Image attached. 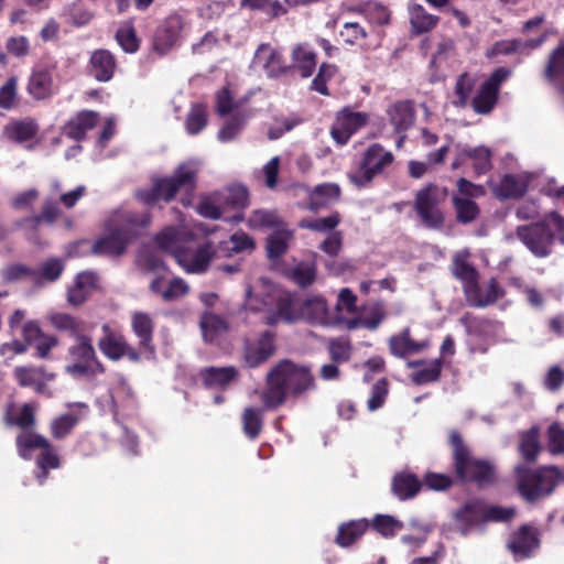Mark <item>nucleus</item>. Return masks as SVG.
<instances>
[{"instance_id":"obj_1","label":"nucleus","mask_w":564,"mask_h":564,"mask_svg":"<svg viewBox=\"0 0 564 564\" xmlns=\"http://www.w3.org/2000/svg\"><path fill=\"white\" fill-rule=\"evenodd\" d=\"M315 388V378L308 366L282 359L268 371L261 401L267 409L274 410L283 405L288 398H301Z\"/></svg>"},{"instance_id":"obj_2","label":"nucleus","mask_w":564,"mask_h":564,"mask_svg":"<svg viewBox=\"0 0 564 564\" xmlns=\"http://www.w3.org/2000/svg\"><path fill=\"white\" fill-rule=\"evenodd\" d=\"M151 224L149 212L119 209L105 221V235L95 240L91 254L120 257Z\"/></svg>"},{"instance_id":"obj_3","label":"nucleus","mask_w":564,"mask_h":564,"mask_svg":"<svg viewBox=\"0 0 564 564\" xmlns=\"http://www.w3.org/2000/svg\"><path fill=\"white\" fill-rule=\"evenodd\" d=\"M448 444L452 447V468L457 484L475 485L478 489L497 484L496 464L490 459L475 456L458 431L449 432Z\"/></svg>"},{"instance_id":"obj_4","label":"nucleus","mask_w":564,"mask_h":564,"mask_svg":"<svg viewBox=\"0 0 564 564\" xmlns=\"http://www.w3.org/2000/svg\"><path fill=\"white\" fill-rule=\"evenodd\" d=\"M197 186V170L187 163L180 164L170 176L155 177L150 188L137 192V198L147 206L160 200L171 203L180 192L193 195Z\"/></svg>"},{"instance_id":"obj_5","label":"nucleus","mask_w":564,"mask_h":564,"mask_svg":"<svg viewBox=\"0 0 564 564\" xmlns=\"http://www.w3.org/2000/svg\"><path fill=\"white\" fill-rule=\"evenodd\" d=\"M516 480L520 496L533 503L550 497L564 482V470L553 465L535 469L520 465L516 467Z\"/></svg>"},{"instance_id":"obj_6","label":"nucleus","mask_w":564,"mask_h":564,"mask_svg":"<svg viewBox=\"0 0 564 564\" xmlns=\"http://www.w3.org/2000/svg\"><path fill=\"white\" fill-rule=\"evenodd\" d=\"M15 446L19 456L25 460L32 458L33 449H40L35 458V465L39 469L36 478L40 485L46 481L50 470L61 467V457L56 447L41 434L20 433L15 438Z\"/></svg>"},{"instance_id":"obj_7","label":"nucleus","mask_w":564,"mask_h":564,"mask_svg":"<svg viewBox=\"0 0 564 564\" xmlns=\"http://www.w3.org/2000/svg\"><path fill=\"white\" fill-rule=\"evenodd\" d=\"M447 195L446 188L430 183L415 194L413 207L422 225L429 229L441 230L445 225L443 205Z\"/></svg>"},{"instance_id":"obj_8","label":"nucleus","mask_w":564,"mask_h":564,"mask_svg":"<svg viewBox=\"0 0 564 564\" xmlns=\"http://www.w3.org/2000/svg\"><path fill=\"white\" fill-rule=\"evenodd\" d=\"M393 162L394 155L391 151L380 143H372L361 153L358 169L349 173L348 178L357 188H366Z\"/></svg>"},{"instance_id":"obj_9","label":"nucleus","mask_w":564,"mask_h":564,"mask_svg":"<svg viewBox=\"0 0 564 564\" xmlns=\"http://www.w3.org/2000/svg\"><path fill=\"white\" fill-rule=\"evenodd\" d=\"M69 364L66 372L77 378H94L106 372L105 365L99 360L91 336L83 337L67 349Z\"/></svg>"},{"instance_id":"obj_10","label":"nucleus","mask_w":564,"mask_h":564,"mask_svg":"<svg viewBox=\"0 0 564 564\" xmlns=\"http://www.w3.org/2000/svg\"><path fill=\"white\" fill-rule=\"evenodd\" d=\"M248 305L251 311L275 308V312L267 317L265 324L274 325L279 318L293 322L300 318V303L292 295L281 290H271L262 295L250 296Z\"/></svg>"},{"instance_id":"obj_11","label":"nucleus","mask_w":564,"mask_h":564,"mask_svg":"<svg viewBox=\"0 0 564 564\" xmlns=\"http://www.w3.org/2000/svg\"><path fill=\"white\" fill-rule=\"evenodd\" d=\"M102 336L98 339V348L101 354L111 361H119L127 357L132 362L141 360V352L131 346L124 335L110 327L109 324L101 326Z\"/></svg>"},{"instance_id":"obj_12","label":"nucleus","mask_w":564,"mask_h":564,"mask_svg":"<svg viewBox=\"0 0 564 564\" xmlns=\"http://www.w3.org/2000/svg\"><path fill=\"white\" fill-rule=\"evenodd\" d=\"M517 237L538 258H545L552 252L554 232L546 220L519 226Z\"/></svg>"},{"instance_id":"obj_13","label":"nucleus","mask_w":564,"mask_h":564,"mask_svg":"<svg viewBox=\"0 0 564 564\" xmlns=\"http://www.w3.org/2000/svg\"><path fill=\"white\" fill-rule=\"evenodd\" d=\"M276 335L263 330L254 339H246L242 347V358L247 367L258 368L271 359L276 351Z\"/></svg>"},{"instance_id":"obj_14","label":"nucleus","mask_w":564,"mask_h":564,"mask_svg":"<svg viewBox=\"0 0 564 564\" xmlns=\"http://www.w3.org/2000/svg\"><path fill=\"white\" fill-rule=\"evenodd\" d=\"M368 119L367 113L345 107L336 113L330 135L338 145H345L352 134L367 124Z\"/></svg>"},{"instance_id":"obj_15","label":"nucleus","mask_w":564,"mask_h":564,"mask_svg":"<svg viewBox=\"0 0 564 564\" xmlns=\"http://www.w3.org/2000/svg\"><path fill=\"white\" fill-rule=\"evenodd\" d=\"M215 254L216 249L214 243L212 241H205L195 250L185 248L176 250L175 259L187 273L202 274L208 270Z\"/></svg>"},{"instance_id":"obj_16","label":"nucleus","mask_w":564,"mask_h":564,"mask_svg":"<svg viewBox=\"0 0 564 564\" xmlns=\"http://www.w3.org/2000/svg\"><path fill=\"white\" fill-rule=\"evenodd\" d=\"M431 347V340L424 338L415 340L412 337L410 327L402 328L399 333L393 334L388 339V348L392 356L397 358H406L412 355L421 354Z\"/></svg>"},{"instance_id":"obj_17","label":"nucleus","mask_w":564,"mask_h":564,"mask_svg":"<svg viewBox=\"0 0 564 564\" xmlns=\"http://www.w3.org/2000/svg\"><path fill=\"white\" fill-rule=\"evenodd\" d=\"M183 26V18L180 14L173 13L165 18L155 30L153 36L154 51L160 54L167 53L177 43Z\"/></svg>"},{"instance_id":"obj_18","label":"nucleus","mask_w":564,"mask_h":564,"mask_svg":"<svg viewBox=\"0 0 564 564\" xmlns=\"http://www.w3.org/2000/svg\"><path fill=\"white\" fill-rule=\"evenodd\" d=\"M540 545L539 532L530 524H522L512 533L507 547L516 560H524L531 556Z\"/></svg>"},{"instance_id":"obj_19","label":"nucleus","mask_w":564,"mask_h":564,"mask_svg":"<svg viewBox=\"0 0 564 564\" xmlns=\"http://www.w3.org/2000/svg\"><path fill=\"white\" fill-rule=\"evenodd\" d=\"M117 69L116 56L106 48L91 52L86 66L87 75L99 83H108L113 78Z\"/></svg>"},{"instance_id":"obj_20","label":"nucleus","mask_w":564,"mask_h":564,"mask_svg":"<svg viewBox=\"0 0 564 564\" xmlns=\"http://www.w3.org/2000/svg\"><path fill=\"white\" fill-rule=\"evenodd\" d=\"M451 272L453 276L462 282L465 297L467 299L477 291L479 283V273L477 269L468 261V254L456 252L452 260Z\"/></svg>"},{"instance_id":"obj_21","label":"nucleus","mask_w":564,"mask_h":564,"mask_svg":"<svg viewBox=\"0 0 564 564\" xmlns=\"http://www.w3.org/2000/svg\"><path fill=\"white\" fill-rule=\"evenodd\" d=\"M254 61L262 64L267 76L270 78L278 79L291 72V66L285 64L283 55L267 43L258 46Z\"/></svg>"},{"instance_id":"obj_22","label":"nucleus","mask_w":564,"mask_h":564,"mask_svg":"<svg viewBox=\"0 0 564 564\" xmlns=\"http://www.w3.org/2000/svg\"><path fill=\"white\" fill-rule=\"evenodd\" d=\"M98 276L95 272H79L74 283L68 286L66 297L69 305L78 307L97 290Z\"/></svg>"},{"instance_id":"obj_23","label":"nucleus","mask_w":564,"mask_h":564,"mask_svg":"<svg viewBox=\"0 0 564 564\" xmlns=\"http://www.w3.org/2000/svg\"><path fill=\"white\" fill-rule=\"evenodd\" d=\"M13 378L22 388H33L36 393H43L46 383L54 379V375L47 373L44 367L18 366L13 370Z\"/></svg>"},{"instance_id":"obj_24","label":"nucleus","mask_w":564,"mask_h":564,"mask_svg":"<svg viewBox=\"0 0 564 564\" xmlns=\"http://www.w3.org/2000/svg\"><path fill=\"white\" fill-rule=\"evenodd\" d=\"M199 377L205 388L226 390L231 383L238 380L239 371L234 366L206 367L200 369Z\"/></svg>"},{"instance_id":"obj_25","label":"nucleus","mask_w":564,"mask_h":564,"mask_svg":"<svg viewBox=\"0 0 564 564\" xmlns=\"http://www.w3.org/2000/svg\"><path fill=\"white\" fill-rule=\"evenodd\" d=\"M99 121V113L94 110H82L64 126V134L74 141H83L89 130Z\"/></svg>"},{"instance_id":"obj_26","label":"nucleus","mask_w":564,"mask_h":564,"mask_svg":"<svg viewBox=\"0 0 564 564\" xmlns=\"http://www.w3.org/2000/svg\"><path fill=\"white\" fill-rule=\"evenodd\" d=\"M51 325L61 333H66L75 341L89 336L84 319L68 313L56 312L50 315Z\"/></svg>"},{"instance_id":"obj_27","label":"nucleus","mask_w":564,"mask_h":564,"mask_svg":"<svg viewBox=\"0 0 564 564\" xmlns=\"http://www.w3.org/2000/svg\"><path fill=\"white\" fill-rule=\"evenodd\" d=\"M291 70L297 72L302 78H308L314 74L317 54L307 43L295 45L291 53Z\"/></svg>"},{"instance_id":"obj_28","label":"nucleus","mask_w":564,"mask_h":564,"mask_svg":"<svg viewBox=\"0 0 564 564\" xmlns=\"http://www.w3.org/2000/svg\"><path fill=\"white\" fill-rule=\"evenodd\" d=\"M370 528V522L362 518L349 520L338 525L334 542L340 547H350L356 544Z\"/></svg>"},{"instance_id":"obj_29","label":"nucleus","mask_w":564,"mask_h":564,"mask_svg":"<svg viewBox=\"0 0 564 564\" xmlns=\"http://www.w3.org/2000/svg\"><path fill=\"white\" fill-rule=\"evenodd\" d=\"M131 327L139 338V348L151 355L155 354L153 344L154 323L148 313L135 312L132 315Z\"/></svg>"},{"instance_id":"obj_30","label":"nucleus","mask_w":564,"mask_h":564,"mask_svg":"<svg viewBox=\"0 0 564 564\" xmlns=\"http://www.w3.org/2000/svg\"><path fill=\"white\" fill-rule=\"evenodd\" d=\"M221 203L225 210L232 209L236 212L231 217L226 219L234 224H239L243 220V209L249 205V192L242 185L230 186Z\"/></svg>"},{"instance_id":"obj_31","label":"nucleus","mask_w":564,"mask_h":564,"mask_svg":"<svg viewBox=\"0 0 564 564\" xmlns=\"http://www.w3.org/2000/svg\"><path fill=\"white\" fill-rule=\"evenodd\" d=\"M39 123L34 118L17 119L4 126L6 138L15 143L30 141L39 133Z\"/></svg>"},{"instance_id":"obj_32","label":"nucleus","mask_w":564,"mask_h":564,"mask_svg":"<svg viewBox=\"0 0 564 564\" xmlns=\"http://www.w3.org/2000/svg\"><path fill=\"white\" fill-rule=\"evenodd\" d=\"M199 327L204 340L214 343L229 330V323L223 315L205 311L200 315Z\"/></svg>"},{"instance_id":"obj_33","label":"nucleus","mask_w":564,"mask_h":564,"mask_svg":"<svg viewBox=\"0 0 564 564\" xmlns=\"http://www.w3.org/2000/svg\"><path fill=\"white\" fill-rule=\"evenodd\" d=\"M300 318H303L310 323H327L328 310L326 300L319 295L303 300L300 303Z\"/></svg>"},{"instance_id":"obj_34","label":"nucleus","mask_w":564,"mask_h":564,"mask_svg":"<svg viewBox=\"0 0 564 564\" xmlns=\"http://www.w3.org/2000/svg\"><path fill=\"white\" fill-rule=\"evenodd\" d=\"M253 116L251 109H238L230 115L218 131V140L221 142L232 141L245 128L247 121Z\"/></svg>"},{"instance_id":"obj_35","label":"nucleus","mask_w":564,"mask_h":564,"mask_svg":"<svg viewBox=\"0 0 564 564\" xmlns=\"http://www.w3.org/2000/svg\"><path fill=\"white\" fill-rule=\"evenodd\" d=\"M61 216L58 203L52 198L45 199L39 215L25 217L18 223V226L36 230L41 224L53 225Z\"/></svg>"},{"instance_id":"obj_36","label":"nucleus","mask_w":564,"mask_h":564,"mask_svg":"<svg viewBox=\"0 0 564 564\" xmlns=\"http://www.w3.org/2000/svg\"><path fill=\"white\" fill-rule=\"evenodd\" d=\"M422 488V480L411 473H398L392 478V491L400 500L415 497Z\"/></svg>"},{"instance_id":"obj_37","label":"nucleus","mask_w":564,"mask_h":564,"mask_svg":"<svg viewBox=\"0 0 564 564\" xmlns=\"http://www.w3.org/2000/svg\"><path fill=\"white\" fill-rule=\"evenodd\" d=\"M388 113L390 117V122L398 133L408 130L413 124L415 118L413 105L409 100L393 104Z\"/></svg>"},{"instance_id":"obj_38","label":"nucleus","mask_w":564,"mask_h":564,"mask_svg":"<svg viewBox=\"0 0 564 564\" xmlns=\"http://www.w3.org/2000/svg\"><path fill=\"white\" fill-rule=\"evenodd\" d=\"M410 23L413 32L422 34L432 31L440 22V17L434 15L419 3L409 6Z\"/></svg>"},{"instance_id":"obj_39","label":"nucleus","mask_w":564,"mask_h":564,"mask_svg":"<svg viewBox=\"0 0 564 564\" xmlns=\"http://www.w3.org/2000/svg\"><path fill=\"white\" fill-rule=\"evenodd\" d=\"M294 234L285 228H278L268 238L265 243L267 256L270 260H278L284 256L293 240Z\"/></svg>"},{"instance_id":"obj_40","label":"nucleus","mask_w":564,"mask_h":564,"mask_svg":"<svg viewBox=\"0 0 564 564\" xmlns=\"http://www.w3.org/2000/svg\"><path fill=\"white\" fill-rule=\"evenodd\" d=\"M455 520L462 525L463 533H466L469 528L484 522V502H466L455 512Z\"/></svg>"},{"instance_id":"obj_41","label":"nucleus","mask_w":564,"mask_h":564,"mask_svg":"<svg viewBox=\"0 0 564 564\" xmlns=\"http://www.w3.org/2000/svg\"><path fill=\"white\" fill-rule=\"evenodd\" d=\"M528 191L527 182L513 174H505L499 185L494 189L497 197L502 199H517L524 196Z\"/></svg>"},{"instance_id":"obj_42","label":"nucleus","mask_w":564,"mask_h":564,"mask_svg":"<svg viewBox=\"0 0 564 564\" xmlns=\"http://www.w3.org/2000/svg\"><path fill=\"white\" fill-rule=\"evenodd\" d=\"M53 79L47 69H36L28 83V93L35 99H44L52 94Z\"/></svg>"},{"instance_id":"obj_43","label":"nucleus","mask_w":564,"mask_h":564,"mask_svg":"<svg viewBox=\"0 0 564 564\" xmlns=\"http://www.w3.org/2000/svg\"><path fill=\"white\" fill-rule=\"evenodd\" d=\"M452 203L455 209L456 221L458 224L468 225L479 217V206L473 199L455 194L452 197Z\"/></svg>"},{"instance_id":"obj_44","label":"nucleus","mask_w":564,"mask_h":564,"mask_svg":"<svg viewBox=\"0 0 564 564\" xmlns=\"http://www.w3.org/2000/svg\"><path fill=\"white\" fill-rule=\"evenodd\" d=\"M240 8L250 11H260L270 20L278 19L288 13V8L279 0H241Z\"/></svg>"},{"instance_id":"obj_45","label":"nucleus","mask_w":564,"mask_h":564,"mask_svg":"<svg viewBox=\"0 0 564 564\" xmlns=\"http://www.w3.org/2000/svg\"><path fill=\"white\" fill-rule=\"evenodd\" d=\"M498 98L499 93L482 83L477 94L471 99L470 106L476 113L488 115L497 105Z\"/></svg>"},{"instance_id":"obj_46","label":"nucleus","mask_w":564,"mask_h":564,"mask_svg":"<svg viewBox=\"0 0 564 564\" xmlns=\"http://www.w3.org/2000/svg\"><path fill=\"white\" fill-rule=\"evenodd\" d=\"M341 221L339 212H334L330 215L322 218H303L299 221V227L308 229L315 232L332 234Z\"/></svg>"},{"instance_id":"obj_47","label":"nucleus","mask_w":564,"mask_h":564,"mask_svg":"<svg viewBox=\"0 0 564 564\" xmlns=\"http://www.w3.org/2000/svg\"><path fill=\"white\" fill-rule=\"evenodd\" d=\"M463 155L473 162V169L477 176L486 174L492 167L491 151L486 147L465 148Z\"/></svg>"},{"instance_id":"obj_48","label":"nucleus","mask_w":564,"mask_h":564,"mask_svg":"<svg viewBox=\"0 0 564 564\" xmlns=\"http://www.w3.org/2000/svg\"><path fill=\"white\" fill-rule=\"evenodd\" d=\"M247 100V98L235 100L229 88L223 87L215 96L216 112L218 116L225 117L238 111V109H246L245 104Z\"/></svg>"},{"instance_id":"obj_49","label":"nucleus","mask_w":564,"mask_h":564,"mask_svg":"<svg viewBox=\"0 0 564 564\" xmlns=\"http://www.w3.org/2000/svg\"><path fill=\"white\" fill-rule=\"evenodd\" d=\"M444 361L442 358L431 360L425 367L410 375L411 381L416 386H424L440 380Z\"/></svg>"},{"instance_id":"obj_50","label":"nucleus","mask_w":564,"mask_h":564,"mask_svg":"<svg viewBox=\"0 0 564 564\" xmlns=\"http://www.w3.org/2000/svg\"><path fill=\"white\" fill-rule=\"evenodd\" d=\"M505 294L503 290L499 286L496 279H491L488 283L486 295L480 294L479 283L477 284V291L469 294L466 299L467 303L474 307H485L489 304L497 302Z\"/></svg>"},{"instance_id":"obj_51","label":"nucleus","mask_w":564,"mask_h":564,"mask_svg":"<svg viewBox=\"0 0 564 564\" xmlns=\"http://www.w3.org/2000/svg\"><path fill=\"white\" fill-rule=\"evenodd\" d=\"M34 405L24 403L17 416H12L9 412L4 415V421L8 426H18L23 433H32L31 430L35 425Z\"/></svg>"},{"instance_id":"obj_52","label":"nucleus","mask_w":564,"mask_h":564,"mask_svg":"<svg viewBox=\"0 0 564 564\" xmlns=\"http://www.w3.org/2000/svg\"><path fill=\"white\" fill-rule=\"evenodd\" d=\"M208 122L207 108L204 104L192 105L186 119L185 129L188 134L195 135L205 129Z\"/></svg>"},{"instance_id":"obj_53","label":"nucleus","mask_w":564,"mask_h":564,"mask_svg":"<svg viewBox=\"0 0 564 564\" xmlns=\"http://www.w3.org/2000/svg\"><path fill=\"white\" fill-rule=\"evenodd\" d=\"M241 419L245 435L251 441L256 440L263 427L262 410L257 408H247L245 409Z\"/></svg>"},{"instance_id":"obj_54","label":"nucleus","mask_w":564,"mask_h":564,"mask_svg":"<svg viewBox=\"0 0 564 564\" xmlns=\"http://www.w3.org/2000/svg\"><path fill=\"white\" fill-rule=\"evenodd\" d=\"M540 449L539 432L535 427L530 429L521 435L519 451L524 460L534 463L539 456Z\"/></svg>"},{"instance_id":"obj_55","label":"nucleus","mask_w":564,"mask_h":564,"mask_svg":"<svg viewBox=\"0 0 564 564\" xmlns=\"http://www.w3.org/2000/svg\"><path fill=\"white\" fill-rule=\"evenodd\" d=\"M376 532L386 539L393 538L397 532L404 529V523L389 514H377L370 522Z\"/></svg>"},{"instance_id":"obj_56","label":"nucleus","mask_w":564,"mask_h":564,"mask_svg":"<svg viewBox=\"0 0 564 564\" xmlns=\"http://www.w3.org/2000/svg\"><path fill=\"white\" fill-rule=\"evenodd\" d=\"M64 271V264L61 259L52 258L42 263L39 271H34L33 280L36 284L45 282H55Z\"/></svg>"},{"instance_id":"obj_57","label":"nucleus","mask_w":564,"mask_h":564,"mask_svg":"<svg viewBox=\"0 0 564 564\" xmlns=\"http://www.w3.org/2000/svg\"><path fill=\"white\" fill-rule=\"evenodd\" d=\"M545 76L549 80H563L564 91V43L552 51L545 68Z\"/></svg>"},{"instance_id":"obj_58","label":"nucleus","mask_w":564,"mask_h":564,"mask_svg":"<svg viewBox=\"0 0 564 564\" xmlns=\"http://www.w3.org/2000/svg\"><path fill=\"white\" fill-rule=\"evenodd\" d=\"M360 12L372 24L384 25L390 22L389 9L380 3L366 2L361 6Z\"/></svg>"},{"instance_id":"obj_59","label":"nucleus","mask_w":564,"mask_h":564,"mask_svg":"<svg viewBox=\"0 0 564 564\" xmlns=\"http://www.w3.org/2000/svg\"><path fill=\"white\" fill-rule=\"evenodd\" d=\"M337 67L329 63H322L317 74L312 80L311 89L319 93L323 96H329L327 83L336 74Z\"/></svg>"},{"instance_id":"obj_60","label":"nucleus","mask_w":564,"mask_h":564,"mask_svg":"<svg viewBox=\"0 0 564 564\" xmlns=\"http://www.w3.org/2000/svg\"><path fill=\"white\" fill-rule=\"evenodd\" d=\"M78 423V417L73 413H66L55 417L51 423V434L56 440H62L70 434Z\"/></svg>"},{"instance_id":"obj_61","label":"nucleus","mask_w":564,"mask_h":564,"mask_svg":"<svg viewBox=\"0 0 564 564\" xmlns=\"http://www.w3.org/2000/svg\"><path fill=\"white\" fill-rule=\"evenodd\" d=\"M460 324L465 326L466 333L470 336L481 337L491 328V321L484 317H476L470 313H465L460 319Z\"/></svg>"},{"instance_id":"obj_62","label":"nucleus","mask_w":564,"mask_h":564,"mask_svg":"<svg viewBox=\"0 0 564 564\" xmlns=\"http://www.w3.org/2000/svg\"><path fill=\"white\" fill-rule=\"evenodd\" d=\"M116 40L127 53H135L140 47V39L132 25H124L117 30Z\"/></svg>"},{"instance_id":"obj_63","label":"nucleus","mask_w":564,"mask_h":564,"mask_svg":"<svg viewBox=\"0 0 564 564\" xmlns=\"http://www.w3.org/2000/svg\"><path fill=\"white\" fill-rule=\"evenodd\" d=\"M474 86L475 80L468 73H463L458 76L455 84V95L458 100L455 101V106L460 108L467 107Z\"/></svg>"},{"instance_id":"obj_64","label":"nucleus","mask_w":564,"mask_h":564,"mask_svg":"<svg viewBox=\"0 0 564 564\" xmlns=\"http://www.w3.org/2000/svg\"><path fill=\"white\" fill-rule=\"evenodd\" d=\"M456 482L455 475L438 473H426L422 479V486L435 491H443L449 489Z\"/></svg>"}]
</instances>
